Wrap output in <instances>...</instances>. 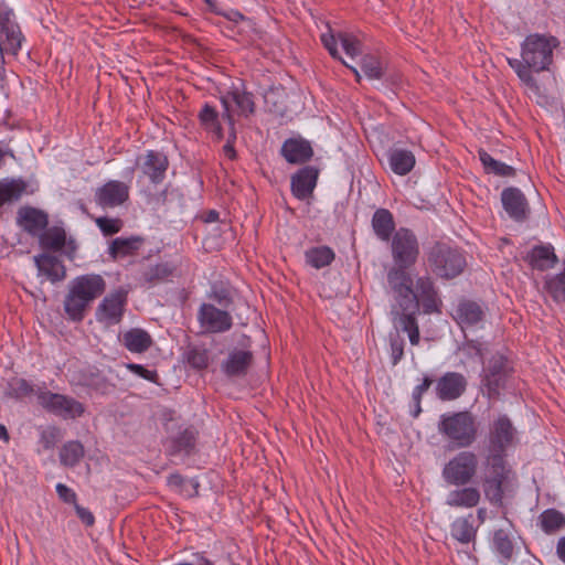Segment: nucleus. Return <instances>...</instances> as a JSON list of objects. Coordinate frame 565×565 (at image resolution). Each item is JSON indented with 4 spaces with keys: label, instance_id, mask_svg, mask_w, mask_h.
Returning <instances> with one entry per match:
<instances>
[{
    "label": "nucleus",
    "instance_id": "nucleus-1",
    "mask_svg": "<svg viewBox=\"0 0 565 565\" xmlns=\"http://www.w3.org/2000/svg\"><path fill=\"white\" fill-rule=\"evenodd\" d=\"M515 436L516 429L509 416L500 415L490 424L486 438L487 454L482 461L481 484L486 499L498 508L503 507L504 484L511 473L507 451Z\"/></svg>",
    "mask_w": 565,
    "mask_h": 565
},
{
    "label": "nucleus",
    "instance_id": "nucleus-2",
    "mask_svg": "<svg viewBox=\"0 0 565 565\" xmlns=\"http://www.w3.org/2000/svg\"><path fill=\"white\" fill-rule=\"evenodd\" d=\"M391 241L393 264L386 271L387 288L392 296L415 294L412 268L418 262L420 245L408 227H399Z\"/></svg>",
    "mask_w": 565,
    "mask_h": 565
},
{
    "label": "nucleus",
    "instance_id": "nucleus-3",
    "mask_svg": "<svg viewBox=\"0 0 565 565\" xmlns=\"http://www.w3.org/2000/svg\"><path fill=\"white\" fill-rule=\"evenodd\" d=\"M558 46L559 40L552 34L531 33L521 43V58H508V64L529 89L539 92L533 73L550 70L553 52Z\"/></svg>",
    "mask_w": 565,
    "mask_h": 565
},
{
    "label": "nucleus",
    "instance_id": "nucleus-4",
    "mask_svg": "<svg viewBox=\"0 0 565 565\" xmlns=\"http://www.w3.org/2000/svg\"><path fill=\"white\" fill-rule=\"evenodd\" d=\"M106 290V281L98 274L75 277L64 299V311L73 322H82L90 303Z\"/></svg>",
    "mask_w": 565,
    "mask_h": 565
},
{
    "label": "nucleus",
    "instance_id": "nucleus-5",
    "mask_svg": "<svg viewBox=\"0 0 565 565\" xmlns=\"http://www.w3.org/2000/svg\"><path fill=\"white\" fill-rule=\"evenodd\" d=\"M426 262L429 271L443 280L459 277L468 266L465 252L443 241H437L427 248Z\"/></svg>",
    "mask_w": 565,
    "mask_h": 565
},
{
    "label": "nucleus",
    "instance_id": "nucleus-6",
    "mask_svg": "<svg viewBox=\"0 0 565 565\" xmlns=\"http://www.w3.org/2000/svg\"><path fill=\"white\" fill-rule=\"evenodd\" d=\"M438 430L449 439L456 448H469L478 437L479 425L476 416L469 411L444 414L438 423Z\"/></svg>",
    "mask_w": 565,
    "mask_h": 565
},
{
    "label": "nucleus",
    "instance_id": "nucleus-7",
    "mask_svg": "<svg viewBox=\"0 0 565 565\" xmlns=\"http://www.w3.org/2000/svg\"><path fill=\"white\" fill-rule=\"evenodd\" d=\"M393 299L395 302L392 307L394 319H398V323L402 330L407 332L411 343L417 345L420 340V332L417 322L419 305L416 295H398L393 296Z\"/></svg>",
    "mask_w": 565,
    "mask_h": 565
},
{
    "label": "nucleus",
    "instance_id": "nucleus-8",
    "mask_svg": "<svg viewBox=\"0 0 565 565\" xmlns=\"http://www.w3.org/2000/svg\"><path fill=\"white\" fill-rule=\"evenodd\" d=\"M478 463V456L473 451H460L444 466L443 478L451 486H467L476 477Z\"/></svg>",
    "mask_w": 565,
    "mask_h": 565
},
{
    "label": "nucleus",
    "instance_id": "nucleus-9",
    "mask_svg": "<svg viewBox=\"0 0 565 565\" xmlns=\"http://www.w3.org/2000/svg\"><path fill=\"white\" fill-rule=\"evenodd\" d=\"M38 403L49 413L64 419L82 417L86 411L85 405L74 397L51 391L40 390L38 392Z\"/></svg>",
    "mask_w": 565,
    "mask_h": 565
},
{
    "label": "nucleus",
    "instance_id": "nucleus-10",
    "mask_svg": "<svg viewBox=\"0 0 565 565\" xmlns=\"http://www.w3.org/2000/svg\"><path fill=\"white\" fill-rule=\"evenodd\" d=\"M38 239L44 253L61 252L68 260H74L78 245L73 236H67L63 226L47 225L44 232L39 235Z\"/></svg>",
    "mask_w": 565,
    "mask_h": 565
},
{
    "label": "nucleus",
    "instance_id": "nucleus-11",
    "mask_svg": "<svg viewBox=\"0 0 565 565\" xmlns=\"http://www.w3.org/2000/svg\"><path fill=\"white\" fill-rule=\"evenodd\" d=\"M25 38L14 21L13 10L0 4V46L7 55L17 56Z\"/></svg>",
    "mask_w": 565,
    "mask_h": 565
},
{
    "label": "nucleus",
    "instance_id": "nucleus-12",
    "mask_svg": "<svg viewBox=\"0 0 565 565\" xmlns=\"http://www.w3.org/2000/svg\"><path fill=\"white\" fill-rule=\"evenodd\" d=\"M127 301L128 292L122 288L108 294L96 308V320L107 327L120 323Z\"/></svg>",
    "mask_w": 565,
    "mask_h": 565
},
{
    "label": "nucleus",
    "instance_id": "nucleus-13",
    "mask_svg": "<svg viewBox=\"0 0 565 565\" xmlns=\"http://www.w3.org/2000/svg\"><path fill=\"white\" fill-rule=\"evenodd\" d=\"M199 439V430L193 425L180 426L174 435L168 436L163 446L168 457H177L183 455L190 457L195 454Z\"/></svg>",
    "mask_w": 565,
    "mask_h": 565
},
{
    "label": "nucleus",
    "instance_id": "nucleus-14",
    "mask_svg": "<svg viewBox=\"0 0 565 565\" xmlns=\"http://www.w3.org/2000/svg\"><path fill=\"white\" fill-rule=\"evenodd\" d=\"M509 375L508 359L502 354H494L484 369L482 385L487 388L488 397L497 399L504 388Z\"/></svg>",
    "mask_w": 565,
    "mask_h": 565
},
{
    "label": "nucleus",
    "instance_id": "nucleus-15",
    "mask_svg": "<svg viewBox=\"0 0 565 565\" xmlns=\"http://www.w3.org/2000/svg\"><path fill=\"white\" fill-rule=\"evenodd\" d=\"M198 321L207 333H223L233 327V318L228 310L206 302H203L198 310Z\"/></svg>",
    "mask_w": 565,
    "mask_h": 565
},
{
    "label": "nucleus",
    "instance_id": "nucleus-16",
    "mask_svg": "<svg viewBox=\"0 0 565 565\" xmlns=\"http://www.w3.org/2000/svg\"><path fill=\"white\" fill-rule=\"evenodd\" d=\"M38 190V183L32 184L23 178L0 179V210L18 203L24 195H33Z\"/></svg>",
    "mask_w": 565,
    "mask_h": 565
},
{
    "label": "nucleus",
    "instance_id": "nucleus-17",
    "mask_svg": "<svg viewBox=\"0 0 565 565\" xmlns=\"http://www.w3.org/2000/svg\"><path fill=\"white\" fill-rule=\"evenodd\" d=\"M501 203L507 214L513 221L523 223L529 220L531 207L523 192L515 186H509L501 192Z\"/></svg>",
    "mask_w": 565,
    "mask_h": 565
},
{
    "label": "nucleus",
    "instance_id": "nucleus-18",
    "mask_svg": "<svg viewBox=\"0 0 565 565\" xmlns=\"http://www.w3.org/2000/svg\"><path fill=\"white\" fill-rule=\"evenodd\" d=\"M416 298L419 310L425 315H439L443 309V301L438 295L434 280L428 276L418 277L416 280Z\"/></svg>",
    "mask_w": 565,
    "mask_h": 565
},
{
    "label": "nucleus",
    "instance_id": "nucleus-19",
    "mask_svg": "<svg viewBox=\"0 0 565 565\" xmlns=\"http://www.w3.org/2000/svg\"><path fill=\"white\" fill-rule=\"evenodd\" d=\"M17 225L30 236L39 238L49 225V214L31 205L21 206L17 212Z\"/></svg>",
    "mask_w": 565,
    "mask_h": 565
},
{
    "label": "nucleus",
    "instance_id": "nucleus-20",
    "mask_svg": "<svg viewBox=\"0 0 565 565\" xmlns=\"http://www.w3.org/2000/svg\"><path fill=\"white\" fill-rule=\"evenodd\" d=\"M129 199V186L117 180L106 182L95 192L96 203L106 207H116L121 205Z\"/></svg>",
    "mask_w": 565,
    "mask_h": 565
},
{
    "label": "nucleus",
    "instance_id": "nucleus-21",
    "mask_svg": "<svg viewBox=\"0 0 565 565\" xmlns=\"http://www.w3.org/2000/svg\"><path fill=\"white\" fill-rule=\"evenodd\" d=\"M319 170L312 166H305L291 175V193L298 200L312 196L317 185Z\"/></svg>",
    "mask_w": 565,
    "mask_h": 565
},
{
    "label": "nucleus",
    "instance_id": "nucleus-22",
    "mask_svg": "<svg viewBox=\"0 0 565 565\" xmlns=\"http://www.w3.org/2000/svg\"><path fill=\"white\" fill-rule=\"evenodd\" d=\"M466 377L458 372L445 373L436 384V395L441 401H455L467 390Z\"/></svg>",
    "mask_w": 565,
    "mask_h": 565
},
{
    "label": "nucleus",
    "instance_id": "nucleus-23",
    "mask_svg": "<svg viewBox=\"0 0 565 565\" xmlns=\"http://www.w3.org/2000/svg\"><path fill=\"white\" fill-rule=\"evenodd\" d=\"M254 363V354L248 350L234 349L222 362L221 370L227 377H244Z\"/></svg>",
    "mask_w": 565,
    "mask_h": 565
},
{
    "label": "nucleus",
    "instance_id": "nucleus-24",
    "mask_svg": "<svg viewBox=\"0 0 565 565\" xmlns=\"http://www.w3.org/2000/svg\"><path fill=\"white\" fill-rule=\"evenodd\" d=\"M140 168L143 175L148 177L151 183L160 184L166 179L169 159L163 152L148 150Z\"/></svg>",
    "mask_w": 565,
    "mask_h": 565
},
{
    "label": "nucleus",
    "instance_id": "nucleus-25",
    "mask_svg": "<svg viewBox=\"0 0 565 565\" xmlns=\"http://www.w3.org/2000/svg\"><path fill=\"white\" fill-rule=\"evenodd\" d=\"M34 264L39 275L46 277L52 284H57L66 278V267L63 262L51 253H42L34 256Z\"/></svg>",
    "mask_w": 565,
    "mask_h": 565
},
{
    "label": "nucleus",
    "instance_id": "nucleus-26",
    "mask_svg": "<svg viewBox=\"0 0 565 565\" xmlns=\"http://www.w3.org/2000/svg\"><path fill=\"white\" fill-rule=\"evenodd\" d=\"M280 153L288 163L302 164L313 157V149L306 139L289 138L284 141Z\"/></svg>",
    "mask_w": 565,
    "mask_h": 565
},
{
    "label": "nucleus",
    "instance_id": "nucleus-27",
    "mask_svg": "<svg viewBox=\"0 0 565 565\" xmlns=\"http://www.w3.org/2000/svg\"><path fill=\"white\" fill-rule=\"evenodd\" d=\"M523 259L532 269L540 271L553 268L558 262L554 247L551 244L535 245Z\"/></svg>",
    "mask_w": 565,
    "mask_h": 565
},
{
    "label": "nucleus",
    "instance_id": "nucleus-28",
    "mask_svg": "<svg viewBox=\"0 0 565 565\" xmlns=\"http://www.w3.org/2000/svg\"><path fill=\"white\" fill-rule=\"evenodd\" d=\"M371 225L375 236L382 242H388L397 231L393 213L385 207L375 210Z\"/></svg>",
    "mask_w": 565,
    "mask_h": 565
},
{
    "label": "nucleus",
    "instance_id": "nucleus-29",
    "mask_svg": "<svg viewBox=\"0 0 565 565\" xmlns=\"http://www.w3.org/2000/svg\"><path fill=\"white\" fill-rule=\"evenodd\" d=\"M484 316V310L477 301L461 299L455 310L454 319L461 327H470L481 322Z\"/></svg>",
    "mask_w": 565,
    "mask_h": 565
},
{
    "label": "nucleus",
    "instance_id": "nucleus-30",
    "mask_svg": "<svg viewBox=\"0 0 565 565\" xmlns=\"http://www.w3.org/2000/svg\"><path fill=\"white\" fill-rule=\"evenodd\" d=\"M145 243V238L141 236L130 237H117L111 241L108 254L113 259L124 258L127 256H134L138 253Z\"/></svg>",
    "mask_w": 565,
    "mask_h": 565
},
{
    "label": "nucleus",
    "instance_id": "nucleus-31",
    "mask_svg": "<svg viewBox=\"0 0 565 565\" xmlns=\"http://www.w3.org/2000/svg\"><path fill=\"white\" fill-rule=\"evenodd\" d=\"M473 515L457 518L450 525L451 537L461 544L475 543L478 526H475Z\"/></svg>",
    "mask_w": 565,
    "mask_h": 565
},
{
    "label": "nucleus",
    "instance_id": "nucleus-32",
    "mask_svg": "<svg viewBox=\"0 0 565 565\" xmlns=\"http://www.w3.org/2000/svg\"><path fill=\"white\" fill-rule=\"evenodd\" d=\"M122 344L132 353H143L151 348L153 340L146 330L132 328L124 333Z\"/></svg>",
    "mask_w": 565,
    "mask_h": 565
},
{
    "label": "nucleus",
    "instance_id": "nucleus-33",
    "mask_svg": "<svg viewBox=\"0 0 565 565\" xmlns=\"http://www.w3.org/2000/svg\"><path fill=\"white\" fill-rule=\"evenodd\" d=\"M480 491L475 487L452 490L447 497V504L456 508H475L480 501Z\"/></svg>",
    "mask_w": 565,
    "mask_h": 565
},
{
    "label": "nucleus",
    "instance_id": "nucleus-34",
    "mask_svg": "<svg viewBox=\"0 0 565 565\" xmlns=\"http://www.w3.org/2000/svg\"><path fill=\"white\" fill-rule=\"evenodd\" d=\"M388 162L394 173L406 175L413 170L416 159L411 150L393 149L388 152Z\"/></svg>",
    "mask_w": 565,
    "mask_h": 565
},
{
    "label": "nucleus",
    "instance_id": "nucleus-35",
    "mask_svg": "<svg viewBox=\"0 0 565 565\" xmlns=\"http://www.w3.org/2000/svg\"><path fill=\"white\" fill-rule=\"evenodd\" d=\"M479 160L483 166V170L487 174H494L497 177L502 178H512L515 177L516 170L499 160H495L491 154H489L486 150L480 149L478 151Z\"/></svg>",
    "mask_w": 565,
    "mask_h": 565
},
{
    "label": "nucleus",
    "instance_id": "nucleus-36",
    "mask_svg": "<svg viewBox=\"0 0 565 565\" xmlns=\"http://www.w3.org/2000/svg\"><path fill=\"white\" fill-rule=\"evenodd\" d=\"M334 258L335 253L327 245L310 247L305 252L306 263L316 269L329 266Z\"/></svg>",
    "mask_w": 565,
    "mask_h": 565
},
{
    "label": "nucleus",
    "instance_id": "nucleus-37",
    "mask_svg": "<svg viewBox=\"0 0 565 565\" xmlns=\"http://www.w3.org/2000/svg\"><path fill=\"white\" fill-rule=\"evenodd\" d=\"M85 456V449L79 440L66 441L60 449V462L67 468L77 466Z\"/></svg>",
    "mask_w": 565,
    "mask_h": 565
},
{
    "label": "nucleus",
    "instance_id": "nucleus-38",
    "mask_svg": "<svg viewBox=\"0 0 565 565\" xmlns=\"http://www.w3.org/2000/svg\"><path fill=\"white\" fill-rule=\"evenodd\" d=\"M492 546L501 563L508 564L512 559L514 544L505 530L498 529L493 532Z\"/></svg>",
    "mask_w": 565,
    "mask_h": 565
},
{
    "label": "nucleus",
    "instance_id": "nucleus-39",
    "mask_svg": "<svg viewBox=\"0 0 565 565\" xmlns=\"http://www.w3.org/2000/svg\"><path fill=\"white\" fill-rule=\"evenodd\" d=\"M539 524L545 534H555L565 527V515L554 508L546 509L539 515Z\"/></svg>",
    "mask_w": 565,
    "mask_h": 565
},
{
    "label": "nucleus",
    "instance_id": "nucleus-40",
    "mask_svg": "<svg viewBox=\"0 0 565 565\" xmlns=\"http://www.w3.org/2000/svg\"><path fill=\"white\" fill-rule=\"evenodd\" d=\"M177 267L171 263H160L150 266L142 273V279L150 286L166 281L175 271Z\"/></svg>",
    "mask_w": 565,
    "mask_h": 565
},
{
    "label": "nucleus",
    "instance_id": "nucleus-41",
    "mask_svg": "<svg viewBox=\"0 0 565 565\" xmlns=\"http://www.w3.org/2000/svg\"><path fill=\"white\" fill-rule=\"evenodd\" d=\"M223 97H227L228 104L235 103L241 114L245 117L255 113L254 95L246 90H238L237 88L227 92Z\"/></svg>",
    "mask_w": 565,
    "mask_h": 565
},
{
    "label": "nucleus",
    "instance_id": "nucleus-42",
    "mask_svg": "<svg viewBox=\"0 0 565 565\" xmlns=\"http://www.w3.org/2000/svg\"><path fill=\"white\" fill-rule=\"evenodd\" d=\"M39 391L40 390L36 391L34 388V385L30 381L22 377H15L8 383V391L6 394L10 398L21 401L25 397L32 396L33 394L38 395Z\"/></svg>",
    "mask_w": 565,
    "mask_h": 565
},
{
    "label": "nucleus",
    "instance_id": "nucleus-43",
    "mask_svg": "<svg viewBox=\"0 0 565 565\" xmlns=\"http://www.w3.org/2000/svg\"><path fill=\"white\" fill-rule=\"evenodd\" d=\"M186 363L195 370H205L209 366V350L199 345H189L184 352Z\"/></svg>",
    "mask_w": 565,
    "mask_h": 565
},
{
    "label": "nucleus",
    "instance_id": "nucleus-44",
    "mask_svg": "<svg viewBox=\"0 0 565 565\" xmlns=\"http://www.w3.org/2000/svg\"><path fill=\"white\" fill-rule=\"evenodd\" d=\"M360 67L369 79H381L385 74L381 60L375 55H363Z\"/></svg>",
    "mask_w": 565,
    "mask_h": 565
},
{
    "label": "nucleus",
    "instance_id": "nucleus-45",
    "mask_svg": "<svg viewBox=\"0 0 565 565\" xmlns=\"http://www.w3.org/2000/svg\"><path fill=\"white\" fill-rule=\"evenodd\" d=\"M207 298L226 310L233 305L232 292L230 288L223 285L214 284L211 288V291L207 294Z\"/></svg>",
    "mask_w": 565,
    "mask_h": 565
},
{
    "label": "nucleus",
    "instance_id": "nucleus-46",
    "mask_svg": "<svg viewBox=\"0 0 565 565\" xmlns=\"http://www.w3.org/2000/svg\"><path fill=\"white\" fill-rule=\"evenodd\" d=\"M338 39L347 55L354 57L362 54V43L352 33L338 32Z\"/></svg>",
    "mask_w": 565,
    "mask_h": 565
},
{
    "label": "nucleus",
    "instance_id": "nucleus-47",
    "mask_svg": "<svg viewBox=\"0 0 565 565\" xmlns=\"http://www.w3.org/2000/svg\"><path fill=\"white\" fill-rule=\"evenodd\" d=\"M95 223L104 236H113L119 233L124 226L122 220L118 217L99 216L95 218Z\"/></svg>",
    "mask_w": 565,
    "mask_h": 565
},
{
    "label": "nucleus",
    "instance_id": "nucleus-48",
    "mask_svg": "<svg viewBox=\"0 0 565 565\" xmlns=\"http://www.w3.org/2000/svg\"><path fill=\"white\" fill-rule=\"evenodd\" d=\"M392 364L396 365L404 355L405 341L398 330L388 333Z\"/></svg>",
    "mask_w": 565,
    "mask_h": 565
},
{
    "label": "nucleus",
    "instance_id": "nucleus-49",
    "mask_svg": "<svg viewBox=\"0 0 565 565\" xmlns=\"http://www.w3.org/2000/svg\"><path fill=\"white\" fill-rule=\"evenodd\" d=\"M85 385L102 395L109 394L115 390V385L106 377L95 374H90L85 379Z\"/></svg>",
    "mask_w": 565,
    "mask_h": 565
},
{
    "label": "nucleus",
    "instance_id": "nucleus-50",
    "mask_svg": "<svg viewBox=\"0 0 565 565\" xmlns=\"http://www.w3.org/2000/svg\"><path fill=\"white\" fill-rule=\"evenodd\" d=\"M198 118L200 120L201 126L207 130L210 127L220 121L218 111L211 106L210 104H204L201 108Z\"/></svg>",
    "mask_w": 565,
    "mask_h": 565
},
{
    "label": "nucleus",
    "instance_id": "nucleus-51",
    "mask_svg": "<svg viewBox=\"0 0 565 565\" xmlns=\"http://www.w3.org/2000/svg\"><path fill=\"white\" fill-rule=\"evenodd\" d=\"M61 430L56 426H50L40 434V444L44 450H51L58 441Z\"/></svg>",
    "mask_w": 565,
    "mask_h": 565
},
{
    "label": "nucleus",
    "instance_id": "nucleus-52",
    "mask_svg": "<svg viewBox=\"0 0 565 565\" xmlns=\"http://www.w3.org/2000/svg\"><path fill=\"white\" fill-rule=\"evenodd\" d=\"M221 103L223 106L222 118L227 122L230 132L226 142L234 143L236 140V129H235V120L230 108V104L227 97H221Z\"/></svg>",
    "mask_w": 565,
    "mask_h": 565
},
{
    "label": "nucleus",
    "instance_id": "nucleus-53",
    "mask_svg": "<svg viewBox=\"0 0 565 565\" xmlns=\"http://www.w3.org/2000/svg\"><path fill=\"white\" fill-rule=\"evenodd\" d=\"M127 369L132 372L134 374L149 381L152 383H157L159 375L156 370H148L141 364L137 363H128Z\"/></svg>",
    "mask_w": 565,
    "mask_h": 565
},
{
    "label": "nucleus",
    "instance_id": "nucleus-54",
    "mask_svg": "<svg viewBox=\"0 0 565 565\" xmlns=\"http://www.w3.org/2000/svg\"><path fill=\"white\" fill-rule=\"evenodd\" d=\"M338 41H339L338 34L335 35V34L329 32V33H324L321 35V42H322L323 46L328 50L330 55L333 58L342 61V57L340 56L338 47H337Z\"/></svg>",
    "mask_w": 565,
    "mask_h": 565
},
{
    "label": "nucleus",
    "instance_id": "nucleus-55",
    "mask_svg": "<svg viewBox=\"0 0 565 565\" xmlns=\"http://www.w3.org/2000/svg\"><path fill=\"white\" fill-rule=\"evenodd\" d=\"M56 493L64 503L73 504L77 503V495L74 490L68 488L64 483H57L55 487Z\"/></svg>",
    "mask_w": 565,
    "mask_h": 565
},
{
    "label": "nucleus",
    "instance_id": "nucleus-56",
    "mask_svg": "<svg viewBox=\"0 0 565 565\" xmlns=\"http://www.w3.org/2000/svg\"><path fill=\"white\" fill-rule=\"evenodd\" d=\"M77 518L82 521L86 526H93L95 524L94 514L86 508L75 503L74 505Z\"/></svg>",
    "mask_w": 565,
    "mask_h": 565
},
{
    "label": "nucleus",
    "instance_id": "nucleus-57",
    "mask_svg": "<svg viewBox=\"0 0 565 565\" xmlns=\"http://www.w3.org/2000/svg\"><path fill=\"white\" fill-rule=\"evenodd\" d=\"M433 379L429 376H424L422 384L417 385L412 394V399H418L423 397V395L428 391L430 385L433 384Z\"/></svg>",
    "mask_w": 565,
    "mask_h": 565
},
{
    "label": "nucleus",
    "instance_id": "nucleus-58",
    "mask_svg": "<svg viewBox=\"0 0 565 565\" xmlns=\"http://www.w3.org/2000/svg\"><path fill=\"white\" fill-rule=\"evenodd\" d=\"M186 479L179 472H173L167 478V484L179 491L183 490Z\"/></svg>",
    "mask_w": 565,
    "mask_h": 565
},
{
    "label": "nucleus",
    "instance_id": "nucleus-59",
    "mask_svg": "<svg viewBox=\"0 0 565 565\" xmlns=\"http://www.w3.org/2000/svg\"><path fill=\"white\" fill-rule=\"evenodd\" d=\"M466 347L468 349H471L475 351L476 355L480 359H483V355H484V347H483V343L478 341V340H466L465 342Z\"/></svg>",
    "mask_w": 565,
    "mask_h": 565
},
{
    "label": "nucleus",
    "instance_id": "nucleus-60",
    "mask_svg": "<svg viewBox=\"0 0 565 565\" xmlns=\"http://www.w3.org/2000/svg\"><path fill=\"white\" fill-rule=\"evenodd\" d=\"M7 54V52H4V50H2V47L0 46V89L1 90H4L7 88V76H6V67H4V64H6V61H4V55Z\"/></svg>",
    "mask_w": 565,
    "mask_h": 565
},
{
    "label": "nucleus",
    "instance_id": "nucleus-61",
    "mask_svg": "<svg viewBox=\"0 0 565 565\" xmlns=\"http://www.w3.org/2000/svg\"><path fill=\"white\" fill-rule=\"evenodd\" d=\"M193 557L194 559L193 563H191L192 565H214V563L209 559L204 553H195Z\"/></svg>",
    "mask_w": 565,
    "mask_h": 565
},
{
    "label": "nucleus",
    "instance_id": "nucleus-62",
    "mask_svg": "<svg viewBox=\"0 0 565 565\" xmlns=\"http://www.w3.org/2000/svg\"><path fill=\"white\" fill-rule=\"evenodd\" d=\"M220 213L216 210H209L202 215V220L205 223H213L218 221Z\"/></svg>",
    "mask_w": 565,
    "mask_h": 565
},
{
    "label": "nucleus",
    "instance_id": "nucleus-63",
    "mask_svg": "<svg viewBox=\"0 0 565 565\" xmlns=\"http://www.w3.org/2000/svg\"><path fill=\"white\" fill-rule=\"evenodd\" d=\"M223 151H224V154L230 159V160H235L237 158V152L234 148V143H231V142H226L223 147Z\"/></svg>",
    "mask_w": 565,
    "mask_h": 565
},
{
    "label": "nucleus",
    "instance_id": "nucleus-64",
    "mask_svg": "<svg viewBox=\"0 0 565 565\" xmlns=\"http://www.w3.org/2000/svg\"><path fill=\"white\" fill-rule=\"evenodd\" d=\"M556 554L558 558L565 563V536L561 537L556 545Z\"/></svg>",
    "mask_w": 565,
    "mask_h": 565
}]
</instances>
